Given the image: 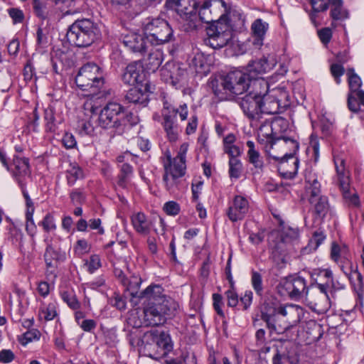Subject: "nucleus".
<instances>
[{
  "mask_svg": "<svg viewBox=\"0 0 364 364\" xmlns=\"http://www.w3.org/2000/svg\"><path fill=\"white\" fill-rule=\"evenodd\" d=\"M328 283H316L314 291L309 289L306 280L300 276H291L281 283L282 290L291 299H305L309 305L318 311H326L330 308V296L327 294Z\"/></svg>",
  "mask_w": 364,
  "mask_h": 364,
  "instance_id": "f257e3e1",
  "label": "nucleus"
},
{
  "mask_svg": "<svg viewBox=\"0 0 364 364\" xmlns=\"http://www.w3.org/2000/svg\"><path fill=\"white\" fill-rule=\"evenodd\" d=\"M299 147V142L291 136H287L274 142V149L265 151L268 156L279 162V171L284 177L294 178L298 171L299 161L294 156Z\"/></svg>",
  "mask_w": 364,
  "mask_h": 364,
  "instance_id": "f03ea898",
  "label": "nucleus"
},
{
  "mask_svg": "<svg viewBox=\"0 0 364 364\" xmlns=\"http://www.w3.org/2000/svg\"><path fill=\"white\" fill-rule=\"evenodd\" d=\"M304 309L296 304H284L274 308L273 314L262 312V318L271 332L282 334L296 326L301 320Z\"/></svg>",
  "mask_w": 364,
  "mask_h": 364,
  "instance_id": "7ed1b4c3",
  "label": "nucleus"
},
{
  "mask_svg": "<svg viewBox=\"0 0 364 364\" xmlns=\"http://www.w3.org/2000/svg\"><path fill=\"white\" fill-rule=\"evenodd\" d=\"M136 123V117L128 113L122 105L114 102H108L100 109L97 119L101 128L112 129L118 134H122Z\"/></svg>",
  "mask_w": 364,
  "mask_h": 364,
  "instance_id": "20e7f679",
  "label": "nucleus"
},
{
  "mask_svg": "<svg viewBox=\"0 0 364 364\" xmlns=\"http://www.w3.org/2000/svg\"><path fill=\"white\" fill-rule=\"evenodd\" d=\"M211 85L214 94L223 100L226 98L225 95H239L247 92L250 87L251 75L245 71L235 70L212 80Z\"/></svg>",
  "mask_w": 364,
  "mask_h": 364,
  "instance_id": "39448f33",
  "label": "nucleus"
},
{
  "mask_svg": "<svg viewBox=\"0 0 364 364\" xmlns=\"http://www.w3.org/2000/svg\"><path fill=\"white\" fill-rule=\"evenodd\" d=\"M140 351L146 356L159 360L173 350V343L168 333L163 331L151 330L144 333L138 341Z\"/></svg>",
  "mask_w": 364,
  "mask_h": 364,
  "instance_id": "423d86ee",
  "label": "nucleus"
},
{
  "mask_svg": "<svg viewBox=\"0 0 364 364\" xmlns=\"http://www.w3.org/2000/svg\"><path fill=\"white\" fill-rule=\"evenodd\" d=\"M100 36L98 25L90 18L77 19L68 27L66 33L69 43L78 48L90 46Z\"/></svg>",
  "mask_w": 364,
  "mask_h": 364,
  "instance_id": "0eeeda50",
  "label": "nucleus"
},
{
  "mask_svg": "<svg viewBox=\"0 0 364 364\" xmlns=\"http://www.w3.org/2000/svg\"><path fill=\"white\" fill-rule=\"evenodd\" d=\"M304 175L305 194L311 205L310 210L316 218H323L330 208L328 197L321 194V184L312 167H307Z\"/></svg>",
  "mask_w": 364,
  "mask_h": 364,
  "instance_id": "6e6552de",
  "label": "nucleus"
},
{
  "mask_svg": "<svg viewBox=\"0 0 364 364\" xmlns=\"http://www.w3.org/2000/svg\"><path fill=\"white\" fill-rule=\"evenodd\" d=\"M194 13L196 15V26L189 28L187 21L182 16H180L181 24L183 30L190 32L196 30L200 23H215L218 20L215 18L218 16L220 13H228L229 8L223 0H197V4L194 6Z\"/></svg>",
  "mask_w": 364,
  "mask_h": 364,
  "instance_id": "1a4fd4ad",
  "label": "nucleus"
},
{
  "mask_svg": "<svg viewBox=\"0 0 364 364\" xmlns=\"http://www.w3.org/2000/svg\"><path fill=\"white\" fill-rule=\"evenodd\" d=\"M240 106L245 115L252 121H259L263 114H275L280 111L278 100H269L267 102L262 98L249 94L242 98Z\"/></svg>",
  "mask_w": 364,
  "mask_h": 364,
  "instance_id": "9d476101",
  "label": "nucleus"
},
{
  "mask_svg": "<svg viewBox=\"0 0 364 364\" xmlns=\"http://www.w3.org/2000/svg\"><path fill=\"white\" fill-rule=\"evenodd\" d=\"M146 39L154 46L163 45L173 40V31L167 21L156 18H147L143 23Z\"/></svg>",
  "mask_w": 364,
  "mask_h": 364,
  "instance_id": "9b49d317",
  "label": "nucleus"
},
{
  "mask_svg": "<svg viewBox=\"0 0 364 364\" xmlns=\"http://www.w3.org/2000/svg\"><path fill=\"white\" fill-rule=\"evenodd\" d=\"M178 114L181 121H185L187 119L188 107L186 104L184 103L176 108L171 102L164 98L161 109L162 125L171 141H176L181 132V128L176 122Z\"/></svg>",
  "mask_w": 364,
  "mask_h": 364,
  "instance_id": "f8f14e48",
  "label": "nucleus"
},
{
  "mask_svg": "<svg viewBox=\"0 0 364 364\" xmlns=\"http://www.w3.org/2000/svg\"><path fill=\"white\" fill-rule=\"evenodd\" d=\"M75 83L82 90L87 91L90 95H96L104 85V78L101 68L94 63H88L79 70Z\"/></svg>",
  "mask_w": 364,
  "mask_h": 364,
  "instance_id": "ddd939ff",
  "label": "nucleus"
},
{
  "mask_svg": "<svg viewBox=\"0 0 364 364\" xmlns=\"http://www.w3.org/2000/svg\"><path fill=\"white\" fill-rule=\"evenodd\" d=\"M161 160L164 169L163 181L165 187L169 192H174L178 185L180 178L186 173V164L172 158L169 151H166L164 153Z\"/></svg>",
  "mask_w": 364,
  "mask_h": 364,
  "instance_id": "4468645a",
  "label": "nucleus"
},
{
  "mask_svg": "<svg viewBox=\"0 0 364 364\" xmlns=\"http://www.w3.org/2000/svg\"><path fill=\"white\" fill-rule=\"evenodd\" d=\"M224 17V14H222L217 21L207 28L208 37L204 40V42L213 49H219L225 46L232 38V28L225 21Z\"/></svg>",
  "mask_w": 364,
  "mask_h": 364,
  "instance_id": "2eb2a0df",
  "label": "nucleus"
},
{
  "mask_svg": "<svg viewBox=\"0 0 364 364\" xmlns=\"http://www.w3.org/2000/svg\"><path fill=\"white\" fill-rule=\"evenodd\" d=\"M274 216L278 220L279 228L277 231L272 232L269 236V245L274 252L283 255L287 251V245L298 239L299 230L286 226L279 216Z\"/></svg>",
  "mask_w": 364,
  "mask_h": 364,
  "instance_id": "dca6fc26",
  "label": "nucleus"
},
{
  "mask_svg": "<svg viewBox=\"0 0 364 364\" xmlns=\"http://www.w3.org/2000/svg\"><path fill=\"white\" fill-rule=\"evenodd\" d=\"M334 164L337 173L339 186L346 203L350 206L359 207L360 200L356 193H351L349 186L348 172L345 169V160L341 156H334Z\"/></svg>",
  "mask_w": 364,
  "mask_h": 364,
  "instance_id": "f3484780",
  "label": "nucleus"
},
{
  "mask_svg": "<svg viewBox=\"0 0 364 364\" xmlns=\"http://www.w3.org/2000/svg\"><path fill=\"white\" fill-rule=\"evenodd\" d=\"M346 75L349 86L348 107L350 111L358 112L360 107L364 106V91L360 90L362 81L353 68H348Z\"/></svg>",
  "mask_w": 364,
  "mask_h": 364,
  "instance_id": "a211bd4d",
  "label": "nucleus"
},
{
  "mask_svg": "<svg viewBox=\"0 0 364 364\" xmlns=\"http://www.w3.org/2000/svg\"><path fill=\"white\" fill-rule=\"evenodd\" d=\"M163 80L176 89H181L188 85V73L181 65L176 62H167L161 70Z\"/></svg>",
  "mask_w": 364,
  "mask_h": 364,
  "instance_id": "6ab92c4d",
  "label": "nucleus"
},
{
  "mask_svg": "<svg viewBox=\"0 0 364 364\" xmlns=\"http://www.w3.org/2000/svg\"><path fill=\"white\" fill-rule=\"evenodd\" d=\"M122 81L129 85H145V90H151L154 89L152 85L147 79L143 65L140 62H134L129 64L122 75Z\"/></svg>",
  "mask_w": 364,
  "mask_h": 364,
  "instance_id": "aec40b11",
  "label": "nucleus"
},
{
  "mask_svg": "<svg viewBox=\"0 0 364 364\" xmlns=\"http://www.w3.org/2000/svg\"><path fill=\"white\" fill-rule=\"evenodd\" d=\"M197 0H166L165 6L168 9L174 10L179 16H182L187 21L188 28L196 26V15L194 6Z\"/></svg>",
  "mask_w": 364,
  "mask_h": 364,
  "instance_id": "412c9836",
  "label": "nucleus"
},
{
  "mask_svg": "<svg viewBox=\"0 0 364 364\" xmlns=\"http://www.w3.org/2000/svg\"><path fill=\"white\" fill-rule=\"evenodd\" d=\"M169 308L166 303H154L146 305L144 309V321L146 325L159 326L166 321Z\"/></svg>",
  "mask_w": 364,
  "mask_h": 364,
  "instance_id": "4be33fe9",
  "label": "nucleus"
},
{
  "mask_svg": "<svg viewBox=\"0 0 364 364\" xmlns=\"http://www.w3.org/2000/svg\"><path fill=\"white\" fill-rule=\"evenodd\" d=\"M248 210L249 203L247 198L236 196L228 208L227 215L232 222H237L242 220Z\"/></svg>",
  "mask_w": 364,
  "mask_h": 364,
  "instance_id": "5701e85b",
  "label": "nucleus"
},
{
  "mask_svg": "<svg viewBox=\"0 0 364 364\" xmlns=\"http://www.w3.org/2000/svg\"><path fill=\"white\" fill-rule=\"evenodd\" d=\"M262 364H285L288 360L284 351L279 348L277 345L265 347L260 353Z\"/></svg>",
  "mask_w": 364,
  "mask_h": 364,
  "instance_id": "b1692460",
  "label": "nucleus"
},
{
  "mask_svg": "<svg viewBox=\"0 0 364 364\" xmlns=\"http://www.w3.org/2000/svg\"><path fill=\"white\" fill-rule=\"evenodd\" d=\"M146 36L136 32H128L122 35L123 44L134 53H142L146 50Z\"/></svg>",
  "mask_w": 364,
  "mask_h": 364,
  "instance_id": "393cba45",
  "label": "nucleus"
},
{
  "mask_svg": "<svg viewBox=\"0 0 364 364\" xmlns=\"http://www.w3.org/2000/svg\"><path fill=\"white\" fill-rule=\"evenodd\" d=\"M252 90L249 92V95L258 98H262V100L267 102L269 100H277L273 96L268 94L269 84L263 78H255V76H251Z\"/></svg>",
  "mask_w": 364,
  "mask_h": 364,
  "instance_id": "a878e982",
  "label": "nucleus"
},
{
  "mask_svg": "<svg viewBox=\"0 0 364 364\" xmlns=\"http://www.w3.org/2000/svg\"><path fill=\"white\" fill-rule=\"evenodd\" d=\"M145 299L146 305L154 303H168L164 294V289L158 284H151L144 289L139 296Z\"/></svg>",
  "mask_w": 364,
  "mask_h": 364,
  "instance_id": "bb28decb",
  "label": "nucleus"
},
{
  "mask_svg": "<svg viewBox=\"0 0 364 364\" xmlns=\"http://www.w3.org/2000/svg\"><path fill=\"white\" fill-rule=\"evenodd\" d=\"M145 85H139L134 87L128 90L125 95V100L129 103L140 104L146 106L148 103V92H152L151 90H144Z\"/></svg>",
  "mask_w": 364,
  "mask_h": 364,
  "instance_id": "cd10ccee",
  "label": "nucleus"
},
{
  "mask_svg": "<svg viewBox=\"0 0 364 364\" xmlns=\"http://www.w3.org/2000/svg\"><path fill=\"white\" fill-rule=\"evenodd\" d=\"M131 223L137 233L144 235L149 234L152 223L144 213L141 212L134 213L131 216Z\"/></svg>",
  "mask_w": 364,
  "mask_h": 364,
  "instance_id": "c85d7f7f",
  "label": "nucleus"
},
{
  "mask_svg": "<svg viewBox=\"0 0 364 364\" xmlns=\"http://www.w3.org/2000/svg\"><path fill=\"white\" fill-rule=\"evenodd\" d=\"M274 66L272 62L269 63L268 60L265 58L259 60H253L250 63L247 67L246 73L251 76H255V78H259V75L269 72Z\"/></svg>",
  "mask_w": 364,
  "mask_h": 364,
  "instance_id": "c756f323",
  "label": "nucleus"
},
{
  "mask_svg": "<svg viewBox=\"0 0 364 364\" xmlns=\"http://www.w3.org/2000/svg\"><path fill=\"white\" fill-rule=\"evenodd\" d=\"M65 259V252L55 250L53 246L46 247L44 260L48 269L57 268L59 262H63Z\"/></svg>",
  "mask_w": 364,
  "mask_h": 364,
  "instance_id": "7c9ffc66",
  "label": "nucleus"
},
{
  "mask_svg": "<svg viewBox=\"0 0 364 364\" xmlns=\"http://www.w3.org/2000/svg\"><path fill=\"white\" fill-rule=\"evenodd\" d=\"M258 138L261 141H266L267 143L269 144L270 146L268 147V149H274L276 137H274V132L273 131L272 121H266L259 127L258 130Z\"/></svg>",
  "mask_w": 364,
  "mask_h": 364,
  "instance_id": "2f4dec72",
  "label": "nucleus"
},
{
  "mask_svg": "<svg viewBox=\"0 0 364 364\" xmlns=\"http://www.w3.org/2000/svg\"><path fill=\"white\" fill-rule=\"evenodd\" d=\"M164 60V53L161 49L152 48L146 60V68L150 72L156 71Z\"/></svg>",
  "mask_w": 364,
  "mask_h": 364,
  "instance_id": "473e14b6",
  "label": "nucleus"
},
{
  "mask_svg": "<svg viewBox=\"0 0 364 364\" xmlns=\"http://www.w3.org/2000/svg\"><path fill=\"white\" fill-rule=\"evenodd\" d=\"M248 150L247 156L248 161L258 170H262L264 166V162L259 151L255 148V144L252 141H247Z\"/></svg>",
  "mask_w": 364,
  "mask_h": 364,
  "instance_id": "72a5a7b5",
  "label": "nucleus"
},
{
  "mask_svg": "<svg viewBox=\"0 0 364 364\" xmlns=\"http://www.w3.org/2000/svg\"><path fill=\"white\" fill-rule=\"evenodd\" d=\"M269 25L261 18L256 19L252 24L251 29L254 37L255 38L254 43L255 45H262L264 36L267 31Z\"/></svg>",
  "mask_w": 364,
  "mask_h": 364,
  "instance_id": "f704fd0d",
  "label": "nucleus"
},
{
  "mask_svg": "<svg viewBox=\"0 0 364 364\" xmlns=\"http://www.w3.org/2000/svg\"><path fill=\"white\" fill-rule=\"evenodd\" d=\"M273 131L274 132V137L276 141L287 136L289 129V122L283 117H276L272 120Z\"/></svg>",
  "mask_w": 364,
  "mask_h": 364,
  "instance_id": "c9c22d12",
  "label": "nucleus"
},
{
  "mask_svg": "<svg viewBox=\"0 0 364 364\" xmlns=\"http://www.w3.org/2000/svg\"><path fill=\"white\" fill-rule=\"evenodd\" d=\"M85 176L83 169L76 163L70 164L66 171L68 184L73 186L77 180L84 178Z\"/></svg>",
  "mask_w": 364,
  "mask_h": 364,
  "instance_id": "e433bc0d",
  "label": "nucleus"
},
{
  "mask_svg": "<svg viewBox=\"0 0 364 364\" xmlns=\"http://www.w3.org/2000/svg\"><path fill=\"white\" fill-rule=\"evenodd\" d=\"M311 276L315 280V284H311V287L317 292L318 291L315 287L316 283L323 284L326 282L330 283L331 279L333 278V272L330 269H315L313 270Z\"/></svg>",
  "mask_w": 364,
  "mask_h": 364,
  "instance_id": "4c0bfd02",
  "label": "nucleus"
},
{
  "mask_svg": "<svg viewBox=\"0 0 364 364\" xmlns=\"http://www.w3.org/2000/svg\"><path fill=\"white\" fill-rule=\"evenodd\" d=\"M331 17L335 21H343L348 18V12L343 7L342 0H331Z\"/></svg>",
  "mask_w": 364,
  "mask_h": 364,
  "instance_id": "58836bf2",
  "label": "nucleus"
},
{
  "mask_svg": "<svg viewBox=\"0 0 364 364\" xmlns=\"http://www.w3.org/2000/svg\"><path fill=\"white\" fill-rule=\"evenodd\" d=\"M56 316V306L54 303H50L47 305L42 304L38 311L39 319L46 321L53 320Z\"/></svg>",
  "mask_w": 364,
  "mask_h": 364,
  "instance_id": "ea45409f",
  "label": "nucleus"
},
{
  "mask_svg": "<svg viewBox=\"0 0 364 364\" xmlns=\"http://www.w3.org/2000/svg\"><path fill=\"white\" fill-rule=\"evenodd\" d=\"M312 6V13L310 18L314 23H316V14L319 12L325 11L328 9L331 0H309Z\"/></svg>",
  "mask_w": 364,
  "mask_h": 364,
  "instance_id": "a19ab883",
  "label": "nucleus"
},
{
  "mask_svg": "<svg viewBox=\"0 0 364 364\" xmlns=\"http://www.w3.org/2000/svg\"><path fill=\"white\" fill-rule=\"evenodd\" d=\"M133 174V167L129 164L124 163L120 168V174L117 184L119 186L125 188L127 187L129 179Z\"/></svg>",
  "mask_w": 364,
  "mask_h": 364,
  "instance_id": "79ce46f5",
  "label": "nucleus"
},
{
  "mask_svg": "<svg viewBox=\"0 0 364 364\" xmlns=\"http://www.w3.org/2000/svg\"><path fill=\"white\" fill-rule=\"evenodd\" d=\"M32 6L36 16L42 19L45 20L48 16V9L47 3L41 0H33Z\"/></svg>",
  "mask_w": 364,
  "mask_h": 364,
  "instance_id": "37998d69",
  "label": "nucleus"
},
{
  "mask_svg": "<svg viewBox=\"0 0 364 364\" xmlns=\"http://www.w3.org/2000/svg\"><path fill=\"white\" fill-rule=\"evenodd\" d=\"M242 171V164L240 159L236 157L230 158L229 174L230 178H238Z\"/></svg>",
  "mask_w": 364,
  "mask_h": 364,
  "instance_id": "c03bdc74",
  "label": "nucleus"
},
{
  "mask_svg": "<svg viewBox=\"0 0 364 364\" xmlns=\"http://www.w3.org/2000/svg\"><path fill=\"white\" fill-rule=\"evenodd\" d=\"M44 119L46 121V131L50 132H55L58 126L53 109H46L45 110Z\"/></svg>",
  "mask_w": 364,
  "mask_h": 364,
  "instance_id": "a18cd8bd",
  "label": "nucleus"
},
{
  "mask_svg": "<svg viewBox=\"0 0 364 364\" xmlns=\"http://www.w3.org/2000/svg\"><path fill=\"white\" fill-rule=\"evenodd\" d=\"M41 338V332L36 329H28L26 332L21 336L18 341L23 346H26L30 342L38 341Z\"/></svg>",
  "mask_w": 364,
  "mask_h": 364,
  "instance_id": "49530a36",
  "label": "nucleus"
},
{
  "mask_svg": "<svg viewBox=\"0 0 364 364\" xmlns=\"http://www.w3.org/2000/svg\"><path fill=\"white\" fill-rule=\"evenodd\" d=\"M251 284L256 294L261 296L264 288L262 277L260 273L255 270L251 272Z\"/></svg>",
  "mask_w": 364,
  "mask_h": 364,
  "instance_id": "de8ad7c7",
  "label": "nucleus"
},
{
  "mask_svg": "<svg viewBox=\"0 0 364 364\" xmlns=\"http://www.w3.org/2000/svg\"><path fill=\"white\" fill-rule=\"evenodd\" d=\"M16 171L19 175H26L29 173V162L26 158L16 157L14 159Z\"/></svg>",
  "mask_w": 364,
  "mask_h": 364,
  "instance_id": "09e8293b",
  "label": "nucleus"
},
{
  "mask_svg": "<svg viewBox=\"0 0 364 364\" xmlns=\"http://www.w3.org/2000/svg\"><path fill=\"white\" fill-rule=\"evenodd\" d=\"M38 225L43 227V229L46 232L55 230L57 228L55 218L53 215L50 213H47L44 216Z\"/></svg>",
  "mask_w": 364,
  "mask_h": 364,
  "instance_id": "8fccbe9b",
  "label": "nucleus"
},
{
  "mask_svg": "<svg viewBox=\"0 0 364 364\" xmlns=\"http://www.w3.org/2000/svg\"><path fill=\"white\" fill-rule=\"evenodd\" d=\"M85 265L89 273L92 274L97 269L101 267V259L98 255H92L90 256L89 260H86Z\"/></svg>",
  "mask_w": 364,
  "mask_h": 364,
  "instance_id": "3c124183",
  "label": "nucleus"
},
{
  "mask_svg": "<svg viewBox=\"0 0 364 364\" xmlns=\"http://www.w3.org/2000/svg\"><path fill=\"white\" fill-rule=\"evenodd\" d=\"M141 283V279L138 276H132L129 280L126 279V284L127 290L131 292L132 295H134L137 293V290Z\"/></svg>",
  "mask_w": 364,
  "mask_h": 364,
  "instance_id": "603ef678",
  "label": "nucleus"
},
{
  "mask_svg": "<svg viewBox=\"0 0 364 364\" xmlns=\"http://www.w3.org/2000/svg\"><path fill=\"white\" fill-rule=\"evenodd\" d=\"M63 300L68 305L70 308L73 310H77L80 308V304L76 296L68 291H65L62 294Z\"/></svg>",
  "mask_w": 364,
  "mask_h": 364,
  "instance_id": "864d4df0",
  "label": "nucleus"
},
{
  "mask_svg": "<svg viewBox=\"0 0 364 364\" xmlns=\"http://www.w3.org/2000/svg\"><path fill=\"white\" fill-rule=\"evenodd\" d=\"M90 246L85 239L78 240L74 246L75 254L82 257L90 251Z\"/></svg>",
  "mask_w": 364,
  "mask_h": 364,
  "instance_id": "5fc2aeb1",
  "label": "nucleus"
},
{
  "mask_svg": "<svg viewBox=\"0 0 364 364\" xmlns=\"http://www.w3.org/2000/svg\"><path fill=\"white\" fill-rule=\"evenodd\" d=\"M331 73L333 77L336 82L338 85L341 83V77L345 73L343 66L338 63H333L331 65Z\"/></svg>",
  "mask_w": 364,
  "mask_h": 364,
  "instance_id": "6e6d98bb",
  "label": "nucleus"
},
{
  "mask_svg": "<svg viewBox=\"0 0 364 364\" xmlns=\"http://www.w3.org/2000/svg\"><path fill=\"white\" fill-rule=\"evenodd\" d=\"M213 307L218 315L221 317L223 319L225 318V313L222 309V306H223V297L219 294H213Z\"/></svg>",
  "mask_w": 364,
  "mask_h": 364,
  "instance_id": "4d7b16f0",
  "label": "nucleus"
},
{
  "mask_svg": "<svg viewBox=\"0 0 364 364\" xmlns=\"http://www.w3.org/2000/svg\"><path fill=\"white\" fill-rule=\"evenodd\" d=\"M48 30L38 27L36 31L37 45L41 47H46L48 44Z\"/></svg>",
  "mask_w": 364,
  "mask_h": 364,
  "instance_id": "13d9d810",
  "label": "nucleus"
},
{
  "mask_svg": "<svg viewBox=\"0 0 364 364\" xmlns=\"http://www.w3.org/2000/svg\"><path fill=\"white\" fill-rule=\"evenodd\" d=\"M225 294L227 297L228 306L230 307H235L239 302V299L237 294L233 289V286H231V289L226 291Z\"/></svg>",
  "mask_w": 364,
  "mask_h": 364,
  "instance_id": "bf43d9fd",
  "label": "nucleus"
},
{
  "mask_svg": "<svg viewBox=\"0 0 364 364\" xmlns=\"http://www.w3.org/2000/svg\"><path fill=\"white\" fill-rule=\"evenodd\" d=\"M164 210L169 215H176L180 212V205L175 201H168L164 204Z\"/></svg>",
  "mask_w": 364,
  "mask_h": 364,
  "instance_id": "052dcab7",
  "label": "nucleus"
},
{
  "mask_svg": "<svg viewBox=\"0 0 364 364\" xmlns=\"http://www.w3.org/2000/svg\"><path fill=\"white\" fill-rule=\"evenodd\" d=\"M70 198L73 204H82L85 200V195L80 189H73L70 193Z\"/></svg>",
  "mask_w": 364,
  "mask_h": 364,
  "instance_id": "680f3d73",
  "label": "nucleus"
},
{
  "mask_svg": "<svg viewBox=\"0 0 364 364\" xmlns=\"http://www.w3.org/2000/svg\"><path fill=\"white\" fill-rule=\"evenodd\" d=\"M9 16L12 18L14 23H21L24 18L23 11L17 8H11L8 10Z\"/></svg>",
  "mask_w": 364,
  "mask_h": 364,
  "instance_id": "e2e57ef3",
  "label": "nucleus"
},
{
  "mask_svg": "<svg viewBox=\"0 0 364 364\" xmlns=\"http://www.w3.org/2000/svg\"><path fill=\"white\" fill-rule=\"evenodd\" d=\"M15 359V355L11 350L3 349L0 350V363H10Z\"/></svg>",
  "mask_w": 364,
  "mask_h": 364,
  "instance_id": "0e129e2a",
  "label": "nucleus"
},
{
  "mask_svg": "<svg viewBox=\"0 0 364 364\" xmlns=\"http://www.w3.org/2000/svg\"><path fill=\"white\" fill-rule=\"evenodd\" d=\"M26 231L27 234L33 238L37 233V226L34 222L33 218H26Z\"/></svg>",
  "mask_w": 364,
  "mask_h": 364,
  "instance_id": "69168bd1",
  "label": "nucleus"
},
{
  "mask_svg": "<svg viewBox=\"0 0 364 364\" xmlns=\"http://www.w3.org/2000/svg\"><path fill=\"white\" fill-rule=\"evenodd\" d=\"M62 143L66 149H73L77 146L75 138L71 133L64 134Z\"/></svg>",
  "mask_w": 364,
  "mask_h": 364,
  "instance_id": "338daca9",
  "label": "nucleus"
},
{
  "mask_svg": "<svg viewBox=\"0 0 364 364\" xmlns=\"http://www.w3.org/2000/svg\"><path fill=\"white\" fill-rule=\"evenodd\" d=\"M318 37L323 44H327L330 42L332 37V31L329 28H323L318 31Z\"/></svg>",
  "mask_w": 364,
  "mask_h": 364,
  "instance_id": "774afa93",
  "label": "nucleus"
}]
</instances>
